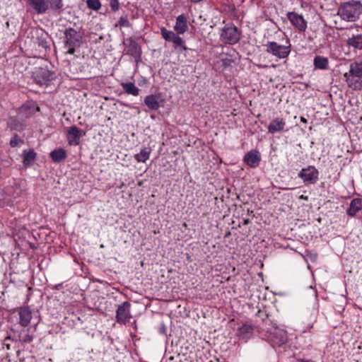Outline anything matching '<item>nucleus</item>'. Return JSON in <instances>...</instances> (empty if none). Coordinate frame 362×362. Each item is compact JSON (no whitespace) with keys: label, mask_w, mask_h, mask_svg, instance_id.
<instances>
[{"label":"nucleus","mask_w":362,"mask_h":362,"mask_svg":"<svg viewBox=\"0 0 362 362\" xmlns=\"http://www.w3.org/2000/svg\"><path fill=\"white\" fill-rule=\"evenodd\" d=\"M287 18L290 23L296 28L299 32H305L307 29V21L305 20L302 15L296 12H288Z\"/></svg>","instance_id":"6e6552de"},{"label":"nucleus","mask_w":362,"mask_h":362,"mask_svg":"<svg viewBox=\"0 0 362 362\" xmlns=\"http://www.w3.org/2000/svg\"><path fill=\"white\" fill-rule=\"evenodd\" d=\"M36 153L33 149L24 150L23 152V164L25 166H30L36 158Z\"/></svg>","instance_id":"a878e982"},{"label":"nucleus","mask_w":362,"mask_h":362,"mask_svg":"<svg viewBox=\"0 0 362 362\" xmlns=\"http://www.w3.org/2000/svg\"><path fill=\"white\" fill-rule=\"evenodd\" d=\"M19 315L18 323L22 327H27L32 319V312L28 307H20L17 310Z\"/></svg>","instance_id":"2eb2a0df"},{"label":"nucleus","mask_w":362,"mask_h":362,"mask_svg":"<svg viewBox=\"0 0 362 362\" xmlns=\"http://www.w3.org/2000/svg\"><path fill=\"white\" fill-rule=\"evenodd\" d=\"M345 81L349 88L354 90H359L362 89V77L360 76H356L352 74L351 72H346L344 74Z\"/></svg>","instance_id":"f8f14e48"},{"label":"nucleus","mask_w":362,"mask_h":362,"mask_svg":"<svg viewBox=\"0 0 362 362\" xmlns=\"http://www.w3.org/2000/svg\"><path fill=\"white\" fill-rule=\"evenodd\" d=\"M298 177L303 180L305 185H313L319 179V171L315 166L309 165L300 171Z\"/></svg>","instance_id":"20e7f679"},{"label":"nucleus","mask_w":362,"mask_h":362,"mask_svg":"<svg viewBox=\"0 0 362 362\" xmlns=\"http://www.w3.org/2000/svg\"><path fill=\"white\" fill-rule=\"evenodd\" d=\"M64 46H81L83 37L79 32L72 28H69L64 31Z\"/></svg>","instance_id":"423d86ee"},{"label":"nucleus","mask_w":362,"mask_h":362,"mask_svg":"<svg viewBox=\"0 0 362 362\" xmlns=\"http://www.w3.org/2000/svg\"><path fill=\"white\" fill-rule=\"evenodd\" d=\"M68 49L66 52V54H74L76 52V47H78V46H65Z\"/></svg>","instance_id":"e433bc0d"},{"label":"nucleus","mask_w":362,"mask_h":362,"mask_svg":"<svg viewBox=\"0 0 362 362\" xmlns=\"http://www.w3.org/2000/svg\"><path fill=\"white\" fill-rule=\"evenodd\" d=\"M49 156L54 163H60L67 157L66 151L62 148H58L51 151Z\"/></svg>","instance_id":"5701e85b"},{"label":"nucleus","mask_w":362,"mask_h":362,"mask_svg":"<svg viewBox=\"0 0 362 362\" xmlns=\"http://www.w3.org/2000/svg\"><path fill=\"white\" fill-rule=\"evenodd\" d=\"M300 198L303 199H305V200L308 199V197L307 196H304V195H301Z\"/></svg>","instance_id":"a19ab883"},{"label":"nucleus","mask_w":362,"mask_h":362,"mask_svg":"<svg viewBox=\"0 0 362 362\" xmlns=\"http://www.w3.org/2000/svg\"><path fill=\"white\" fill-rule=\"evenodd\" d=\"M349 46L354 47L356 49H362V34L353 35L347 40Z\"/></svg>","instance_id":"cd10ccee"},{"label":"nucleus","mask_w":362,"mask_h":362,"mask_svg":"<svg viewBox=\"0 0 362 362\" xmlns=\"http://www.w3.org/2000/svg\"><path fill=\"white\" fill-rule=\"evenodd\" d=\"M253 333V327L249 324H244L238 327L237 330V335L243 339L248 338L252 336Z\"/></svg>","instance_id":"393cba45"},{"label":"nucleus","mask_w":362,"mask_h":362,"mask_svg":"<svg viewBox=\"0 0 362 362\" xmlns=\"http://www.w3.org/2000/svg\"><path fill=\"white\" fill-rule=\"evenodd\" d=\"M361 13L362 4L358 1H351L341 4L337 11V15L341 19L349 22L357 21Z\"/></svg>","instance_id":"f257e3e1"},{"label":"nucleus","mask_w":362,"mask_h":362,"mask_svg":"<svg viewBox=\"0 0 362 362\" xmlns=\"http://www.w3.org/2000/svg\"><path fill=\"white\" fill-rule=\"evenodd\" d=\"M131 304L129 301H125L118 305L116 311V320L118 323L126 324L132 318L130 314Z\"/></svg>","instance_id":"0eeeda50"},{"label":"nucleus","mask_w":362,"mask_h":362,"mask_svg":"<svg viewBox=\"0 0 362 362\" xmlns=\"http://www.w3.org/2000/svg\"><path fill=\"white\" fill-rule=\"evenodd\" d=\"M248 223H249V219H244L243 220V224L244 225H247V224H248Z\"/></svg>","instance_id":"ea45409f"},{"label":"nucleus","mask_w":362,"mask_h":362,"mask_svg":"<svg viewBox=\"0 0 362 362\" xmlns=\"http://www.w3.org/2000/svg\"><path fill=\"white\" fill-rule=\"evenodd\" d=\"M300 121L302 122H303V123H306L307 122V119L305 117H300Z\"/></svg>","instance_id":"58836bf2"},{"label":"nucleus","mask_w":362,"mask_h":362,"mask_svg":"<svg viewBox=\"0 0 362 362\" xmlns=\"http://www.w3.org/2000/svg\"><path fill=\"white\" fill-rule=\"evenodd\" d=\"M7 126L8 128L10 129V130H14L17 132H22L25 127L24 123L22 121H21L17 117H8L7 119Z\"/></svg>","instance_id":"412c9836"},{"label":"nucleus","mask_w":362,"mask_h":362,"mask_svg":"<svg viewBox=\"0 0 362 362\" xmlns=\"http://www.w3.org/2000/svg\"><path fill=\"white\" fill-rule=\"evenodd\" d=\"M226 60H223V64H224V65H226V64H227V63H226Z\"/></svg>","instance_id":"79ce46f5"},{"label":"nucleus","mask_w":362,"mask_h":362,"mask_svg":"<svg viewBox=\"0 0 362 362\" xmlns=\"http://www.w3.org/2000/svg\"><path fill=\"white\" fill-rule=\"evenodd\" d=\"M39 107L35 103L27 102L18 109L17 113L21 119L28 118L39 111Z\"/></svg>","instance_id":"9d476101"},{"label":"nucleus","mask_w":362,"mask_h":362,"mask_svg":"<svg viewBox=\"0 0 362 362\" xmlns=\"http://www.w3.org/2000/svg\"><path fill=\"white\" fill-rule=\"evenodd\" d=\"M110 6L113 12L118 11L119 9V2L118 0H110Z\"/></svg>","instance_id":"c9c22d12"},{"label":"nucleus","mask_w":362,"mask_h":362,"mask_svg":"<svg viewBox=\"0 0 362 362\" xmlns=\"http://www.w3.org/2000/svg\"><path fill=\"white\" fill-rule=\"evenodd\" d=\"M240 37V33L236 26L233 24L226 25L221 31L220 39L225 43L228 45L236 44Z\"/></svg>","instance_id":"f03ea898"},{"label":"nucleus","mask_w":362,"mask_h":362,"mask_svg":"<svg viewBox=\"0 0 362 362\" xmlns=\"http://www.w3.org/2000/svg\"><path fill=\"white\" fill-rule=\"evenodd\" d=\"M285 128V119L281 117H276L271 121L267 127V129L269 134H274L278 132H284Z\"/></svg>","instance_id":"4468645a"},{"label":"nucleus","mask_w":362,"mask_h":362,"mask_svg":"<svg viewBox=\"0 0 362 362\" xmlns=\"http://www.w3.org/2000/svg\"><path fill=\"white\" fill-rule=\"evenodd\" d=\"M87 6L90 9L98 11L101 7V4L99 0H87Z\"/></svg>","instance_id":"2f4dec72"},{"label":"nucleus","mask_w":362,"mask_h":362,"mask_svg":"<svg viewBox=\"0 0 362 362\" xmlns=\"http://www.w3.org/2000/svg\"><path fill=\"white\" fill-rule=\"evenodd\" d=\"M288 45H280L274 41L268 42L266 46L267 52L272 54L279 59H286L291 53V44L288 41Z\"/></svg>","instance_id":"7ed1b4c3"},{"label":"nucleus","mask_w":362,"mask_h":362,"mask_svg":"<svg viewBox=\"0 0 362 362\" xmlns=\"http://www.w3.org/2000/svg\"><path fill=\"white\" fill-rule=\"evenodd\" d=\"M49 8L53 11L62 9L64 6L63 0H48Z\"/></svg>","instance_id":"7c9ffc66"},{"label":"nucleus","mask_w":362,"mask_h":362,"mask_svg":"<svg viewBox=\"0 0 362 362\" xmlns=\"http://www.w3.org/2000/svg\"><path fill=\"white\" fill-rule=\"evenodd\" d=\"M54 77V73L46 69L40 68L36 71V78L40 83L50 81Z\"/></svg>","instance_id":"aec40b11"},{"label":"nucleus","mask_w":362,"mask_h":362,"mask_svg":"<svg viewBox=\"0 0 362 362\" xmlns=\"http://www.w3.org/2000/svg\"><path fill=\"white\" fill-rule=\"evenodd\" d=\"M34 338H35L34 335L27 333L22 337V338L21 339V341L23 344H28V343L32 342L33 341Z\"/></svg>","instance_id":"f704fd0d"},{"label":"nucleus","mask_w":362,"mask_h":362,"mask_svg":"<svg viewBox=\"0 0 362 362\" xmlns=\"http://www.w3.org/2000/svg\"><path fill=\"white\" fill-rule=\"evenodd\" d=\"M121 86L124 91L128 95L137 96L139 94V89L132 82L122 83Z\"/></svg>","instance_id":"bb28decb"},{"label":"nucleus","mask_w":362,"mask_h":362,"mask_svg":"<svg viewBox=\"0 0 362 362\" xmlns=\"http://www.w3.org/2000/svg\"><path fill=\"white\" fill-rule=\"evenodd\" d=\"M174 29L177 34H183L187 30V18L184 14H181L177 17Z\"/></svg>","instance_id":"4be33fe9"},{"label":"nucleus","mask_w":362,"mask_h":362,"mask_svg":"<svg viewBox=\"0 0 362 362\" xmlns=\"http://www.w3.org/2000/svg\"><path fill=\"white\" fill-rule=\"evenodd\" d=\"M28 4L38 14L45 13L49 9L48 0H28Z\"/></svg>","instance_id":"f3484780"},{"label":"nucleus","mask_w":362,"mask_h":362,"mask_svg":"<svg viewBox=\"0 0 362 362\" xmlns=\"http://www.w3.org/2000/svg\"><path fill=\"white\" fill-rule=\"evenodd\" d=\"M123 44L125 46L124 50L127 54L132 56L136 61L140 59L141 47L132 37L124 39Z\"/></svg>","instance_id":"39448f33"},{"label":"nucleus","mask_w":362,"mask_h":362,"mask_svg":"<svg viewBox=\"0 0 362 362\" xmlns=\"http://www.w3.org/2000/svg\"><path fill=\"white\" fill-rule=\"evenodd\" d=\"M162 101L158 95L151 94L144 98L145 105L151 110H157L160 107V103Z\"/></svg>","instance_id":"6ab92c4d"},{"label":"nucleus","mask_w":362,"mask_h":362,"mask_svg":"<svg viewBox=\"0 0 362 362\" xmlns=\"http://www.w3.org/2000/svg\"><path fill=\"white\" fill-rule=\"evenodd\" d=\"M81 130L76 126L70 127L67 130V141L71 146H77L80 144Z\"/></svg>","instance_id":"ddd939ff"},{"label":"nucleus","mask_w":362,"mask_h":362,"mask_svg":"<svg viewBox=\"0 0 362 362\" xmlns=\"http://www.w3.org/2000/svg\"><path fill=\"white\" fill-rule=\"evenodd\" d=\"M298 362H315V361H313L311 360H306V359L299 358V359H298Z\"/></svg>","instance_id":"4c0bfd02"},{"label":"nucleus","mask_w":362,"mask_h":362,"mask_svg":"<svg viewBox=\"0 0 362 362\" xmlns=\"http://www.w3.org/2000/svg\"><path fill=\"white\" fill-rule=\"evenodd\" d=\"M160 32L163 37L166 41L173 42L177 46L181 47L184 50L187 49L183 40L177 34L165 28H161Z\"/></svg>","instance_id":"9b49d317"},{"label":"nucleus","mask_w":362,"mask_h":362,"mask_svg":"<svg viewBox=\"0 0 362 362\" xmlns=\"http://www.w3.org/2000/svg\"><path fill=\"white\" fill-rule=\"evenodd\" d=\"M360 212H362V199H354L351 202L349 207L346 209V214L348 216L354 217Z\"/></svg>","instance_id":"a211bd4d"},{"label":"nucleus","mask_w":362,"mask_h":362,"mask_svg":"<svg viewBox=\"0 0 362 362\" xmlns=\"http://www.w3.org/2000/svg\"><path fill=\"white\" fill-rule=\"evenodd\" d=\"M349 72L362 77V59L351 63Z\"/></svg>","instance_id":"c85d7f7f"},{"label":"nucleus","mask_w":362,"mask_h":362,"mask_svg":"<svg viewBox=\"0 0 362 362\" xmlns=\"http://www.w3.org/2000/svg\"><path fill=\"white\" fill-rule=\"evenodd\" d=\"M243 160L250 167L256 168L259 164L261 156L259 151L252 150L244 156Z\"/></svg>","instance_id":"dca6fc26"},{"label":"nucleus","mask_w":362,"mask_h":362,"mask_svg":"<svg viewBox=\"0 0 362 362\" xmlns=\"http://www.w3.org/2000/svg\"><path fill=\"white\" fill-rule=\"evenodd\" d=\"M269 338L274 345L279 346L286 344L288 341L286 332L277 327L274 328L273 331L270 332Z\"/></svg>","instance_id":"1a4fd4ad"},{"label":"nucleus","mask_w":362,"mask_h":362,"mask_svg":"<svg viewBox=\"0 0 362 362\" xmlns=\"http://www.w3.org/2000/svg\"><path fill=\"white\" fill-rule=\"evenodd\" d=\"M117 25H119L120 27H126L129 28L131 26V23L129 21L126 17H120L119 19Z\"/></svg>","instance_id":"72a5a7b5"},{"label":"nucleus","mask_w":362,"mask_h":362,"mask_svg":"<svg viewBox=\"0 0 362 362\" xmlns=\"http://www.w3.org/2000/svg\"><path fill=\"white\" fill-rule=\"evenodd\" d=\"M315 69L326 70L329 69V61L327 57L317 55L313 60Z\"/></svg>","instance_id":"b1692460"},{"label":"nucleus","mask_w":362,"mask_h":362,"mask_svg":"<svg viewBox=\"0 0 362 362\" xmlns=\"http://www.w3.org/2000/svg\"><path fill=\"white\" fill-rule=\"evenodd\" d=\"M23 143V140L21 139L17 134H15L10 140L9 144L11 147L14 148L19 145L20 144H22Z\"/></svg>","instance_id":"473e14b6"},{"label":"nucleus","mask_w":362,"mask_h":362,"mask_svg":"<svg viewBox=\"0 0 362 362\" xmlns=\"http://www.w3.org/2000/svg\"><path fill=\"white\" fill-rule=\"evenodd\" d=\"M151 153V150L148 148H144L140 153L135 154L134 158L138 162H146L148 158Z\"/></svg>","instance_id":"c756f323"}]
</instances>
